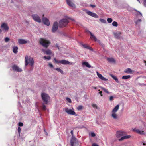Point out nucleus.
I'll list each match as a JSON object with an SVG mask.
<instances>
[{"label":"nucleus","mask_w":146,"mask_h":146,"mask_svg":"<svg viewBox=\"0 0 146 146\" xmlns=\"http://www.w3.org/2000/svg\"><path fill=\"white\" fill-rule=\"evenodd\" d=\"M41 97L42 100L45 104H47L50 101V97L47 94L45 93H42Z\"/></svg>","instance_id":"2"},{"label":"nucleus","mask_w":146,"mask_h":146,"mask_svg":"<svg viewBox=\"0 0 146 146\" xmlns=\"http://www.w3.org/2000/svg\"><path fill=\"white\" fill-rule=\"evenodd\" d=\"M92 107L94 108H96V109H97L98 108V107H97V106L96 105V104H92Z\"/></svg>","instance_id":"43"},{"label":"nucleus","mask_w":146,"mask_h":146,"mask_svg":"<svg viewBox=\"0 0 146 146\" xmlns=\"http://www.w3.org/2000/svg\"><path fill=\"white\" fill-rule=\"evenodd\" d=\"M48 65L51 68H53V65L50 63H49Z\"/></svg>","instance_id":"49"},{"label":"nucleus","mask_w":146,"mask_h":146,"mask_svg":"<svg viewBox=\"0 0 146 146\" xmlns=\"http://www.w3.org/2000/svg\"><path fill=\"white\" fill-rule=\"evenodd\" d=\"M82 46L84 48H86L87 49H89L90 50L92 51L93 50V49L91 48V47H90L89 46H88L86 44H82Z\"/></svg>","instance_id":"27"},{"label":"nucleus","mask_w":146,"mask_h":146,"mask_svg":"<svg viewBox=\"0 0 146 146\" xmlns=\"http://www.w3.org/2000/svg\"><path fill=\"white\" fill-rule=\"evenodd\" d=\"M1 27L2 29L5 32H7L9 29L7 24L5 23H2Z\"/></svg>","instance_id":"10"},{"label":"nucleus","mask_w":146,"mask_h":146,"mask_svg":"<svg viewBox=\"0 0 146 146\" xmlns=\"http://www.w3.org/2000/svg\"><path fill=\"white\" fill-rule=\"evenodd\" d=\"M43 58H44L45 60H50L51 59V57L50 56H44Z\"/></svg>","instance_id":"38"},{"label":"nucleus","mask_w":146,"mask_h":146,"mask_svg":"<svg viewBox=\"0 0 146 146\" xmlns=\"http://www.w3.org/2000/svg\"><path fill=\"white\" fill-rule=\"evenodd\" d=\"M90 6L93 7H95V5H90Z\"/></svg>","instance_id":"55"},{"label":"nucleus","mask_w":146,"mask_h":146,"mask_svg":"<svg viewBox=\"0 0 146 146\" xmlns=\"http://www.w3.org/2000/svg\"><path fill=\"white\" fill-rule=\"evenodd\" d=\"M2 32V30L0 29V34Z\"/></svg>","instance_id":"57"},{"label":"nucleus","mask_w":146,"mask_h":146,"mask_svg":"<svg viewBox=\"0 0 146 146\" xmlns=\"http://www.w3.org/2000/svg\"><path fill=\"white\" fill-rule=\"evenodd\" d=\"M131 78V76L130 75L124 76H123L122 78L124 79H127Z\"/></svg>","instance_id":"32"},{"label":"nucleus","mask_w":146,"mask_h":146,"mask_svg":"<svg viewBox=\"0 0 146 146\" xmlns=\"http://www.w3.org/2000/svg\"><path fill=\"white\" fill-rule=\"evenodd\" d=\"M125 133L124 131H119L117 132L116 133V136L118 138L120 137L121 136L124 135Z\"/></svg>","instance_id":"13"},{"label":"nucleus","mask_w":146,"mask_h":146,"mask_svg":"<svg viewBox=\"0 0 146 146\" xmlns=\"http://www.w3.org/2000/svg\"><path fill=\"white\" fill-rule=\"evenodd\" d=\"M107 21L108 23H111L113 21V20L111 18H108L107 19Z\"/></svg>","instance_id":"37"},{"label":"nucleus","mask_w":146,"mask_h":146,"mask_svg":"<svg viewBox=\"0 0 146 146\" xmlns=\"http://www.w3.org/2000/svg\"><path fill=\"white\" fill-rule=\"evenodd\" d=\"M102 91L99 92H98V93L100 94L101 96H103L102 94Z\"/></svg>","instance_id":"54"},{"label":"nucleus","mask_w":146,"mask_h":146,"mask_svg":"<svg viewBox=\"0 0 146 146\" xmlns=\"http://www.w3.org/2000/svg\"><path fill=\"white\" fill-rule=\"evenodd\" d=\"M133 131L136 132L138 134L141 135H145V133L144 131L142 130H140L139 129L134 128L133 129Z\"/></svg>","instance_id":"15"},{"label":"nucleus","mask_w":146,"mask_h":146,"mask_svg":"<svg viewBox=\"0 0 146 146\" xmlns=\"http://www.w3.org/2000/svg\"><path fill=\"white\" fill-rule=\"evenodd\" d=\"M4 40L5 42H7L9 40V38L7 37L5 38Z\"/></svg>","instance_id":"40"},{"label":"nucleus","mask_w":146,"mask_h":146,"mask_svg":"<svg viewBox=\"0 0 146 146\" xmlns=\"http://www.w3.org/2000/svg\"><path fill=\"white\" fill-rule=\"evenodd\" d=\"M111 116L115 119H118V116L116 113L112 112Z\"/></svg>","instance_id":"25"},{"label":"nucleus","mask_w":146,"mask_h":146,"mask_svg":"<svg viewBox=\"0 0 146 146\" xmlns=\"http://www.w3.org/2000/svg\"><path fill=\"white\" fill-rule=\"evenodd\" d=\"M18 48L17 46H14L13 47V52L15 53H17L18 52Z\"/></svg>","instance_id":"28"},{"label":"nucleus","mask_w":146,"mask_h":146,"mask_svg":"<svg viewBox=\"0 0 146 146\" xmlns=\"http://www.w3.org/2000/svg\"><path fill=\"white\" fill-rule=\"evenodd\" d=\"M21 131V128L20 127H19L18 128V133L19 134V135Z\"/></svg>","instance_id":"45"},{"label":"nucleus","mask_w":146,"mask_h":146,"mask_svg":"<svg viewBox=\"0 0 146 146\" xmlns=\"http://www.w3.org/2000/svg\"><path fill=\"white\" fill-rule=\"evenodd\" d=\"M143 4L144 6L146 7V0H143Z\"/></svg>","instance_id":"48"},{"label":"nucleus","mask_w":146,"mask_h":146,"mask_svg":"<svg viewBox=\"0 0 146 146\" xmlns=\"http://www.w3.org/2000/svg\"><path fill=\"white\" fill-rule=\"evenodd\" d=\"M98 91H99V92H100V90H99Z\"/></svg>","instance_id":"62"},{"label":"nucleus","mask_w":146,"mask_h":146,"mask_svg":"<svg viewBox=\"0 0 146 146\" xmlns=\"http://www.w3.org/2000/svg\"><path fill=\"white\" fill-rule=\"evenodd\" d=\"M138 84L141 86H146V84H144V83H138Z\"/></svg>","instance_id":"42"},{"label":"nucleus","mask_w":146,"mask_h":146,"mask_svg":"<svg viewBox=\"0 0 146 146\" xmlns=\"http://www.w3.org/2000/svg\"><path fill=\"white\" fill-rule=\"evenodd\" d=\"M82 108L83 106H82L80 105L77 107V108L78 110H80L82 109Z\"/></svg>","instance_id":"39"},{"label":"nucleus","mask_w":146,"mask_h":146,"mask_svg":"<svg viewBox=\"0 0 146 146\" xmlns=\"http://www.w3.org/2000/svg\"><path fill=\"white\" fill-rule=\"evenodd\" d=\"M42 108L44 110H46V106L43 104L42 106Z\"/></svg>","instance_id":"44"},{"label":"nucleus","mask_w":146,"mask_h":146,"mask_svg":"<svg viewBox=\"0 0 146 146\" xmlns=\"http://www.w3.org/2000/svg\"><path fill=\"white\" fill-rule=\"evenodd\" d=\"M71 146H78V143L77 139L74 136H72L70 140Z\"/></svg>","instance_id":"5"},{"label":"nucleus","mask_w":146,"mask_h":146,"mask_svg":"<svg viewBox=\"0 0 146 146\" xmlns=\"http://www.w3.org/2000/svg\"><path fill=\"white\" fill-rule=\"evenodd\" d=\"M42 21L43 23L47 26L50 25V23L48 19L46 17H43L42 19Z\"/></svg>","instance_id":"16"},{"label":"nucleus","mask_w":146,"mask_h":146,"mask_svg":"<svg viewBox=\"0 0 146 146\" xmlns=\"http://www.w3.org/2000/svg\"><path fill=\"white\" fill-rule=\"evenodd\" d=\"M97 75L100 79L103 81H107L108 80V79L105 78L104 77L100 74L98 72H96Z\"/></svg>","instance_id":"21"},{"label":"nucleus","mask_w":146,"mask_h":146,"mask_svg":"<svg viewBox=\"0 0 146 146\" xmlns=\"http://www.w3.org/2000/svg\"><path fill=\"white\" fill-rule=\"evenodd\" d=\"M65 112L68 114L71 115H75L76 116V113L74 111L73 108L69 109L68 108H66L64 109Z\"/></svg>","instance_id":"6"},{"label":"nucleus","mask_w":146,"mask_h":146,"mask_svg":"<svg viewBox=\"0 0 146 146\" xmlns=\"http://www.w3.org/2000/svg\"><path fill=\"white\" fill-rule=\"evenodd\" d=\"M82 64L83 66H85L86 67L89 68H93V67L91 66L87 62H82Z\"/></svg>","instance_id":"23"},{"label":"nucleus","mask_w":146,"mask_h":146,"mask_svg":"<svg viewBox=\"0 0 146 146\" xmlns=\"http://www.w3.org/2000/svg\"><path fill=\"white\" fill-rule=\"evenodd\" d=\"M137 0V1H138V2H139V3H140V1L139 0Z\"/></svg>","instance_id":"58"},{"label":"nucleus","mask_w":146,"mask_h":146,"mask_svg":"<svg viewBox=\"0 0 146 146\" xmlns=\"http://www.w3.org/2000/svg\"><path fill=\"white\" fill-rule=\"evenodd\" d=\"M68 21L67 19H63L60 21L59 25L60 27L65 26L68 23Z\"/></svg>","instance_id":"7"},{"label":"nucleus","mask_w":146,"mask_h":146,"mask_svg":"<svg viewBox=\"0 0 146 146\" xmlns=\"http://www.w3.org/2000/svg\"><path fill=\"white\" fill-rule=\"evenodd\" d=\"M119 108V105H117L114 108L112 111V112L116 113L118 110Z\"/></svg>","instance_id":"26"},{"label":"nucleus","mask_w":146,"mask_h":146,"mask_svg":"<svg viewBox=\"0 0 146 146\" xmlns=\"http://www.w3.org/2000/svg\"><path fill=\"white\" fill-rule=\"evenodd\" d=\"M138 12L139 13V15L140 16V17H142V14H141V13L139 11H138Z\"/></svg>","instance_id":"51"},{"label":"nucleus","mask_w":146,"mask_h":146,"mask_svg":"<svg viewBox=\"0 0 146 146\" xmlns=\"http://www.w3.org/2000/svg\"><path fill=\"white\" fill-rule=\"evenodd\" d=\"M89 135L93 137L96 136V134L93 132H91L89 133Z\"/></svg>","instance_id":"33"},{"label":"nucleus","mask_w":146,"mask_h":146,"mask_svg":"<svg viewBox=\"0 0 146 146\" xmlns=\"http://www.w3.org/2000/svg\"><path fill=\"white\" fill-rule=\"evenodd\" d=\"M107 59L109 62L111 63H114L115 62L114 59L112 58H108Z\"/></svg>","instance_id":"29"},{"label":"nucleus","mask_w":146,"mask_h":146,"mask_svg":"<svg viewBox=\"0 0 146 146\" xmlns=\"http://www.w3.org/2000/svg\"><path fill=\"white\" fill-rule=\"evenodd\" d=\"M141 21V19H139L137 20V21H135V23L136 24H138V22H140Z\"/></svg>","instance_id":"50"},{"label":"nucleus","mask_w":146,"mask_h":146,"mask_svg":"<svg viewBox=\"0 0 146 146\" xmlns=\"http://www.w3.org/2000/svg\"><path fill=\"white\" fill-rule=\"evenodd\" d=\"M114 36L117 38H119L121 37V33L120 32H117L113 33Z\"/></svg>","instance_id":"20"},{"label":"nucleus","mask_w":146,"mask_h":146,"mask_svg":"<svg viewBox=\"0 0 146 146\" xmlns=\"http://www.w3.org/2000/svg\"><path fill=\"white\" fill-rule=\"evenodd\" d=\"M72 21H74V19H72Z\"/></svg>","instance_id":"61"},{"label":"nucleus","mask_w":146,"mask_h":146,"mask_svg":"<svg viewBox=\"0 0 146 146\" xmlns=\"http://www.w3.org/2000/svg\"><path fill=\"white\" fill-rule=\"evenodd\" d=\"M56 70L58 71L59 72H60L61 74H63V71L60 68H56L55 69Z\"/></svg>","instance_id":"34"},{"label":"nucleus","mask_w":146,"mask_h":146,"mask_svg":"<svg viewBox=\"0 0 146 146\" xmlns=\"http://www.w3.org/2000/svg\"><path fill=\"white\" fill-rule=\"evenodd\" d=\"M58 23L57 22H54L53 24L52 29V31L53 33H54L56 32L58 29Z\"/></svg>","instance_id":"11"},{"label":"nucleus","mask_w":146,"mask_h":146,"mask_svg":"<svg viewBox=\"0 0 146 146\" xmlns=\"http://www.w3.org/2000/svg\"><path fill=\"white\" fill-rule=\"evenodd\" d=\"M100 87L101 89L104 91V92H105L106 93H107L108 94H110V92L108 91V90L107 89H106L105 88L101 86H100Z\"/></svg>","instance_id":"30"},{"label":"nucleus","mask_w":146,"mask_h":146,"mask_svg":"<svg viewBox=\"0 0 146 146\" xmlns=\"http://www.w3.org/2000/svg\"><path fill=\"white\" fill-rule=\"evenodd\" d=\"M40 44L44 47L47 48L50 44V41L46 39L40 38L39 40Z\"/></svg>","instance_id":"1"},{"label":"nucleus","mask_w":146,"mask_h":146,"mask_svg":"<svg viewBox=\"0 0 146 146\" xmlns=\"http://www.w3.org/2000/svg\"><path fill=\"white\" fill-rule=\"evenodd\" d=\"M86 13L88 15L95 18L98 17V16L96 13L92 12L91 11L86 10Z\"/></svg>","instance_id":"9"},{"label":"nucleus","mask_w":146,"mask_h":146,"mask_svg":"<svg viewBox=\"0 0 146 146\" xmlns=\"http://www.w3.org/2000/svg\"><path fill=\"white\" fill-rule=\"evenodd\" d=\"M112 25L116 27L118 26V23L116 21H113L112 23Z\"/></svg>","instance_id":"35"},{"label":"nucleus","mask_w":146,"mask_h":146,"mask_svg":"<svg viewBox=\"0 0 146 146\" xmlns=\"http://www.w3.org/2000/svg\"><path fill=\"white\" fill-rule=\"evenodd\" d=\"M99 20L101 23H106V20L102 19H100Z\"/></svg>","instance_id":"36"},{"label":"nucleus","mask_w":146,"mask_h":146,"mask_svg":"<svg viewBox=\"0 0 146 146\" xmlns=\"http://www.w3.org/2000/svg\"><path fill=\"white\" fill-rule=\"evenodd\" d=\"M89 33H90L91 36L90 38L94 40L95 41H97L98 42H99L100 41L99 40H97L95 36L90 31H88Z\"/></svg>","instance_id":"19"},{"label":"nucleus","mask_w":146,"mask_h":146,"mask_svg":"<svg viewBox=\"0 0 146 146\" xmlns=\"http://www.w3.org/2000/svg\"><path fill=\"white\" fill-rule=\"evenodd\" d=\"M131 137L130 135H125L123 136L121 138L119 139V141H121L125 140V139H128L129 138Z\"/></svg>","instance_id":"24"},{"label":"nucleus","mask_w":146,"mask_h":146,"mask_svg":"<svg viewBox=\"0 0 146 146\" xmlns=\"http://www.w3.org/2000/svg\"><path fill=\"white\" fill-rule=\"evenodd\" d=\"M29 42V41L27 40L23 39H18V42L19 44H23Z\"/></svg>","instance_id":"12"},{"label":"nucleus","mask_w":146,"mask_h":146,"mask_svg":"<svg viewBox=\"0 0 146 146\" xmlns=\"http://www.w3.org/2000/svg\"><path fill=\"white\" fill-rule=\"evenodd\" d=\"M143 145H145V143H143Z\"/></svg>","instance_id":"60"},{"label":"nucleus","mask_w":146,"mask_h":146,"mask_svg":"<svg viewBox=\"0 0 146 146\" xmlns=\"http://www.w3.org/2000/svg\"><path fill=\"white\" fill-rule=\"evenodd\" d=\"M144 62L145 63V65L146 66V61H144Z\"/></svg>","instance_id":"59"},{"label":"nucleus","mask_w":146,"mask_h":146,"mask_svg":"<svg viewBox=\"0 0 146 146\" xmlns=\"http://www.w3.org/2000/svg\"><path fill=\"white\" fill-rule=\"evenodd\" d=\"M114 97L113 96H110V100L111 101H112L113 98Z\"/></svg>","instance_id":"47"},{"label":"nucleus","mask_w":146,"mask_h":146,"mask_svg":"<svg viewBox=\"0 0 146 146\" xmlns=\"http://www.w3.org/2000/svg\"><path fill=\"white\" fill-rule=\"evenodd\" d=\"M70 133H71V134H72V136H73V130H72L71 131Z\"/></svg>","instance_id":"52"},{"label":"nucleus","mask_w":146,"mask_h":146,"mask_svg":"<svg viewBox=\"0 0 146 146\" xmlns=\"http://www.w3.org/2000/svg\"><path fill=\"white\" fill-rule=\"evenodd\" d=\"M25 65H27L28 64L31 66H33L34 62L33 58L29 57L28 59L27 56H26L25 58Z\"/></svg>","instance_id":"3"},{"label":"nucleus","mask_w":146,"mask_h":146,"mask_svg":"<svg viewBox=\"0 0 146 146\" xmlns=\"http://www.w3.org/2000/svg\"><path fill=\"white\" fill-rule=\"evenodd\" d=\"M66 1L67 4L69 6L75 8V6L72 0H66Z\"/></svg>","instance_id":"17"},{"label":"nucleus","mask_w":146,"mask_h":146,"mask_svg":"<svg viewBox=\"0 0 146 146\" xmlns=\"http://www.w3.org/2000/svg\"><path fill=\"white\" fill-rule=\"evenodd\" d=\"M92 88H94V89H96L97 88L96 87L93 86V87H92Z\"/></svg>","instance_id":"56"},{"label":"nucleus","mask_w":146,"mask_h":146,"mask_svg":"<svg viewBox=\"0 0 146 146\" xmlns=\"http://www.w3.org/2000/svg\"><path fill=\"white\" fill-rule=\"evenodd\" d=\"M32 17L33 20L36 22L40 23L42 21L41 18L37 14H34L32 15Z\"/></svg>","instance_id":"8"},{"label":"nucleus","mask_w":146,"mask_h":146,"mask_svg":"<svg viewBox=\"0 0 146 146\" xmlns=\"http://www.w3.org/2000/svg\"><path fill=\"white\" fill-rule=\"evenodd\" d=\"M124 72L126 73L133 74L134 71L129 68H127L125 70Z\"/></svg>","instance_id":"22"},{"label":"nucleus","mask_w":146,"mask_h":146,"mask_svg":"<svg viewBox=\"0 0 146 146\" xmlns=\"http://www.w3.org/2000/svg\"><path fill=\"white\" fill-rule=\"evenodd\" d=\"M54 60L55 62L56 63H60L64 65H72L74 64V63L72 62H70L68 61L64 60H63L60 61H58L57 60H56V58H54Z\"/></svg>","instance_id":"4"},{"label":"nucleus","mask_w":146,"mask_h":146,"mask_svg":"<svg viewBox=\"0 0 146 146\" xmlns=\"http://www.w3.org/2000/svg\"><path fill=\"white\" fill-rule=\"evenodd\" d=\"M13 70L18 72H20L22 71V69L16 65H14L12 66Z\"/></svg>","instance_id":"14"},{"label":"nucleus","mask_w":146,"mask_h":146,"mask_svg":"<svg viewBox=\"0 0 146 146\" xmlns=\"http://www.w3.org/2000/svg\"><path fill=\"white\" fill-rule=\"evenodd\" d=\"M66 100L67 101H68V102L70 103L71 102V100L70 99L67 98H66Z\"/></svg>","instance_id":"41"},{"label":"nucleus","mask_w":146,"mask_h":146,"mask_svg":"<svg viewBox=\"0 0 146 146\" xmlns=\"http://www.w3.org/2000/svg\"><path fill=\"white\" fill-rule=\"evenodd\" d=\"M111 76L117 83H119V82L117 78L115 76L112 75H111Z\"/></svg>","instance_id":"31"},{"label":"nucleus","mask_w":146,"mask_h":146,"mask_svg":"<svg viewBox=\"0 0 146 146\" xmlns=\"http://www.w3.org/2000/svg\"><path fill=\"white\" fill-rule=\"evenodd\" d=\"M42 51L45 54H46L47 55H52V54L53 55H54L52 53V52L49 49H47L46 50H45L44 49H42Z\"/></svg>","instance_id":"18"},{"label":"nucleus","mask_w":146,"mask_h":146,"mask_svg":"<svg viewBox=\"0 0 146 146\" xmlns=\"http://www.w3.org/2000/svg\"><path fill=\"white\" fill-rule=\"evenodd\" d=\"M92 146H98V145L95 143H94L92 144Z\"/></svg>","instance_id":"53"},{"label":"nucleus","mask_w":146,"mask_h":146,"mask_svg":"<svg viewBox=\"0 0 146 146\" xmlns=\"http://www.w3.org/2000/svg\"><path fill=\"white\" fill-rule=\"evenodd\" d=\"M18 125H19V126L21 127V126H23V123H21V122H19V123Z\"/></svg>","instance_id":"46"}]
</instances>
